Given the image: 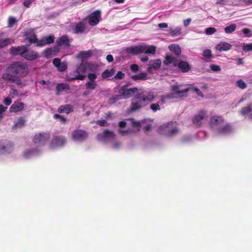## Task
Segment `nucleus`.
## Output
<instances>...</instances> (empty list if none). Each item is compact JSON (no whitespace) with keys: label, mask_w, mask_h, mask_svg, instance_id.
<instances>
[{"label":"nucleus","mask_w":252,"mask_h":252,"mask_svg":"<svg viewBox=\"0 0 252 252\" xmlns=\"http://www.w3.org/2000/svg\"><path fill=\"white\" fill-rule=\"evenodd\" d=\"M28 73V69L25 63L21 62H16L10 64L6 69L5 73L12 75H26Z\"/></svg>","instance_id":"1"},{"label":"nucleus","mask_w":252,"mask_h":252,"mask_svg":"<svg viewBox=\"0 0 252 252\" xmlns=\"http://www.w3.org/2000/svg\"><path fill=\"white\" fill-rule=\"evenodd\" d=\"M157 130L159 133L167 137L173 136L179 132V128L176 126V122L172 121L160 126Z\"/></svg>","instance_id":"2"},{"label":"nucleus","mask_w":252,"mask_h":252,"mask_svg":"<svg viewBox=\"0 0 252 252\" xmlns=\"http://www.w3.org/2000/svg\"><path fill=\"white\" fill-rule=\"evenodd\" d=\"M11 53L20 54L28 60H33L38 58V54L31 50V48H11Z\"/></svg>","instance_id":"3"},{"label":"nucleus","mask_w":252,"mask_h":252,"mask_svg":"<svg viewBox=\"0 0 252 252\" xmlns=\"http://www.w3.org/2000/svg\"><path fill=\"white\" fill-rule=\"evenodd\" d=\"M50 133L49 132H42L36 134L33 138V142L38 146H44L50 138Z\"/></svg>","instance_id":"4"},{"label":"nucleus","mask_w":252,"mask_h":252,"mask_svg":"<svg viewBox=\"0 0 252 252\" xmlns=\"http://www.w3.org/2000/svg\"><path fill=\"white\" fill-rule=\"evenodd\" d=\"M13 144L7 140L0 141V154H9L13 150Z\"/></svg>","instance_id":"5"},{"label":"nucleus","mask_w":252,"mask_h":252,"mask_svg":"<svg viewBox=\"0 0 252 252\" xmlns=\"http://www.w3.org/2000/svg\"><path fill=\"white\" fill-rule=\"evenodd\" d=\"M156 48H126L127 53L136 55L141 53H145L146 54H151L154 55L156 53Z\"/></svg>","instance_id":"6"},{"label":"nucleus","mask_w":252,"mask_h":252,"mask_svg":"<svg viewBox=\"0 0 252 252\" xmlns=\"http://www.w3.org/2000/svg\"><path fill=\"white\" fill-rule=\"evenodd\" d=\"M145 103L143 101L140 94L136 95L135 97L132 100L131 105V110L132 111H136L142 107L145 106Z\"/></svg>","instance_id":"7"},{"label":"nucleus","mask_w":252,"mask_h":252,"mask_svg":"<svg viewBox=\"0 0 252 252\" xmlns=\"http://www.w3.org/2000/svg\"><path fill=\"white\" fill-rule=\"evenodd\" d=\"M101 19V12L97 10L92 13L88 16V23L92 26H96Z\"/></svg>","instance_id":"8"},{"label":"nucleus","mask_w":252,"mask_h":252,"mask_svg":"<svg viewBox=\"0 0 252 252\" xmlns=\"http://www.w3.org/2000/svg\"><path fill=\"white\" fill-rule=\"evenodd\" d=\"M208 117L207 111L204 110H200L199 113L192 118L193 123L197 126L202 124L203 121Z\"/></svg>","instance_id":"9"},{"label":"nucleus","mask_w":252,"mask_h":252,"mask_svg":"<svg viewBox=\"0 0 252 252\" xmlns=\"http://www.w3.org/2000/svg\"><path fill=\"white\" fill-rule=\"evenodd\" d=\"M66 142L65 138L63 136H56L51 140L50 147L54 149L58 147L63 146Z\"/></svg>","instance_id":"10"},{"label":"nucleus","mask_w":252,"mask_h":252,"mask_svg":"<svg viewBox=\"0 0 252 252\" xmlns=\"http://www.w3.org/2000/svg\"><path fill=\"white\" fill-rule=\"evenodd\" d=\"M72 138L75 140L83 141L88 138V133L83 130L77 129L73 131L72 134Z\"/></svg>","instance_id":"11"},{"label":"nucleus","mask_w":252,"mask_h":252,"mask_svg":"<svg viewBox=\"0 0 252 252\" xmlns=\"http://www.w3.org/2000/svg\"><path fill=\"white\" fill-rule=\"evenodd\" d=\"M2 78L4 81L15 83L18 86L22 85V82L17 77L10 73H4L2 74Z\"/></svg>","instance_id":"12"},{"label":"nucleus","mask_w":252,"mask_h":252,"mask_svg":"<svg viewBox=\"0 0 252 252\" xmlns=\"http://www.w3.org/2000/svg\"><path fill=\"white\" fill-rule=\"evenodd\" d=\"M114 137V133L108 129H105L103 132L99 133L97 135L98 139L103 141L113 139Z\"/></svg>","instance_id":"13"},{"label":"nucleus","mask_w":252,"mask_h":252,"mask_svg":"<svg viewBox=\"0 0 252 252\" xmlns=\"http://www.w3.org/2000/svg\"><path fill=\"white\" fill-rule=\"evenodd\" d=\"M137 91V88L136 87L127 89L126 86H122L119 90V93L121 94L122 96H124L126 98H129L131 96L134 92Z\"/></svg>","instance_id":"14"},{"label":"nucleus","mask_w":252,"mask_h":252,"mask_svg":"<svg viewBox=\"0 0 252 252\" xmlns=\"http://www.w3.org/2000/svg\"><path fill=\"white\" fill-rule=\"evenodd\" d=\"M89 63H88L82 62L77 67L74 73L76 74V75H81L83 76V80L86 77L85 73H86L88 67Z\"/></svg>","instance_id":"15"},{"label":"nucleus","mask_w":252,"mask_h":252,"mask_svg":"<svg viewBox=\"0 0 252 252\" xmlns=\"http://www.w3.org/2000/svg\"><path fill=\"white\" fill-rule=\"evenodd\" d=\"M25 35L27 36L26 40L31 44L35 43L37 45L39 40L37 38L36 35L34 34L32 30L27 31Z\"/></svg>","instance_id":"16"},{"label":"nucleus","mask_w":252,"mask_h":252,"mask_svg":"<svg viewBox=\"0 0 252 252\" xmlns=\"http://www.w3.org/2000/svg\"><path fill=\"white\" fill-rule=\"evenodd\" d=\"M25 35L27 36L26 40L31 44L35 43L37 45L39 40L37 38L36 35L34 34L32 30L27 31Z\"/></svg>","instance_id":"17"},{"label":"nucleus","mask_w":252,"mask_h":252,"mask_svg":"<svg viewBox=\"0 0 252 252\" xmlns=\"http://www.w3.org/2000/svg\"><path fill=\"white\" fill-rule=\"evenodd\" d=\"M55 40V37L54 35H49L48 36L43 37L41 39L39 40L37 43V46H43L48 44H50L53 43Z\"/></svg>","instance_id":"18"},{"label":"nucleus","mask_w":252,"mask_h":252,"mask_svg":"<svg viewBox=\"0 0 252 252\" xmlns=\"http://www.w3.org/2000/svg\"><path fill=\"white\" fill-rule=\"evenodd\" d=\"M172 91L174 92L173 94H175V96H178L177 98L183 97L184 93H187L189 92V89L187 88L183 90H180V86L178 85H173L171 87Z\"/></svg>","instance_id":"19"},{"label":"nucleus","mask_w":252,"mask_h":252,"mask_svg":"<svg viewBox=\"0 0 252 252\" xmlns=\"http://www.w3.org/2000/svg\"><path fill=\"white\" fill-rule=\"evenodd\" d=\"M24 104L22 102L14 101L9 108L10 112H18L23 109Z\"/></svg>","instance_id":"20"},{"label":"nucleus","mask_w":252,"mask_h":252,"mask_svg":"<svg viewBox=\"0 0 252 252\" xmlns=\"http://www.w3.org/2000/svg\"><path fill=\"white\" fill-rule=\"evenodd\" d=\"M232 130V126L230 124H226L224 126L219 127L217 129L219 134H226L230 133Z\"/></svg>","instance_id":"21"},{"label":"nucleus","mask_w":252,"mask_h":252,"mask_svg":"<svg viewBox=\"0 0 252 252\" xmlns=\"http://www.w3.org/2000/svg\"><path fill=\"white\" fill-rule=\"evenodd\" d=\"M223 122L224 119L222 116H214L210 118L209 123L212 126H215Z\"/></svg>","instance_id":"22"},{"label":"nucleus","mask_w":252,"mask_h":252,"mask_svg":"<svg viewBox=\"0 0 252 252\" xmlns=\"http://www.w3.org/2000/svg\"><path fill=\"white\" fill-rule=\"evenodd\" d=\"M73 111V107L71 104H65L60 106L58 109V112L60 113H65L69 114Z\"/></svg>","instance_id":"23"},{"label":"nucleus","mask_w":252,"mask_h":252,"mask_svg":"<svg viewBox=\"0 0 252 252\" xmlns=\"http://www.w3.org/2000/svg\"><path fill=\"white\" fill-rule=\"evenodd\" d=\"M177 66L180 68L183 72H188L190 69V66L189 63L186 61H181L177 63Z\"/></svg>","instance_id":"24"},{"label":"nucleus","mask_w":252,"mask_h":252,"mask_svg":"<svg viewBox=\"0 0 252 252\" xmlns=\"http://www.w3.org/2000/svg\"><path fill=\"white\" fill-rule=\"evenodd\" d=\"M131 79L135 81L146 80L148 79L146 72H140L137 74L131 75Z\"/></svg>","instance_id":"25"},{"label":"nucleus","mask_w":252,"mask_h":252,"mask_svg":"<svg viewBox=\"0 0 252 252\" xmlns=\"http://www.w3.org/2000/svg\"><path fill=\"white\" fill-rule=\"evenodd\" d=\"M161 64V61L160 59L154 60L151 65L147 68V71L152 73V69H158L160 68Z\"/></svg>","instance_id":"26"},{"label":"nucleus","mask_w":252,"mask_h":252,"mask_svg":"<svg viewBox=\"0 0 252 252\" xmlns=\"http://www.w3.org/2000/svg\"><path fill=\"white\" fill-rule=\"evenodd\" d=\"M69 39L66 36H63L57 40V43L59 46H69Z\"/></svg>","instance_id":"27"},{"label":"nucleus","mask_w":252,"mask_h":252,"mask_svg":"<svg viewBox=\"0 0 252 252\" xmlns=\"http://www.w3.org/2000/svg\"><path fill=\"white\" fill-rule=\"evenodd\" d=\"M176 59L170 56H166L165 60L163 61V63L165 65H168L170 63H173L174 66H177V62Z\"/></svg>","instance_id":"28"},{"label":"nucleus","mask_w":252,"mask_h":252,"mask_svg":"<svg viewBox=\"0 0 252 252\" xmlns=\"http://www.w3.org/2000/svg\"><path fill=\"white\" fill-rule=\"evenodd\" d=\"M86 27L83 22H80L76 26L74 30L75 33H81L85 32Z\"/></svg>","instance_id":"29"},{"label":"nucleus","mask_w":252,"mask_h":252,"mask_svg":"<svg viewBox=\"0 0 252 252\" xmlns=\"http://www.w3.org/2000/svg\"><path fill=\"white\" fill-rule=\"evenodd\" d=\"M252 111V106L251 104L242 108L240 111V114L242 116H246L250 114Z\"/></svg>","instance_id":"30"},{"label":"nucleus","mask_w":252,"mask_h":252,"mask_svg":"<svg viewBox=\"0 0 252 252\" xmlns=\"http://www.w3.org/2000/svg\"><path fill=\"white\" fill-rule=\"evenodd\" d=\"M14 40L10 38L1 39L0 38V47H3L10 45L13 42Z\"/></svg>","instance_id":"31"},{"label":"nucleus","mask_w":252,"mask_h":252,"mask_svg":"<svg viewBox=\"0 0 252 252\" xmlns=\"http://www.w3.org/2000/svg\"><path fill=\"white\" fill-rule=\"evenodd\" d=\"M178 96H175V94H167L166 95H162L160 96V104H163L165 102V98H169V99H172V98H177Z\"/></svg>","instance_id":"32"},{"label":"nucleus","mask_w":252,"mask_h":252,"mask_svg":"<svg viewBox=\"0 0 252 252\" xmlns=\"http://www.w3.org/2000/svg\"><path fill=\"white\" fill-rule=\"evenodd\" d=\"M142 99H143V101L145 103L146 101L148 102H152L154 98H155V96L154 94V93L152 92H150L148 94L145 96L141 97Z\"/></svg>","instance_id":"33"},{"label":"nucleus","mask_w":252,"mask_h":252,"mask_svg":"<svg viewBox=\"0 0 252 252\" xmlns=\"http://www.w3.org/2000/svg\"><path fill=\"white\" fill-rule=\"evenodd\" d=\"M182 31L181 29L179 28H176L175 29H170L169 30V34H170L171 36H177L181 34Z\"/></svg>","instance_id":"34"},{"label":"nucleus","mask_w":252,"mask_h":252,"mask_svg":"<svg viewBox=\"0 0 252 252\" xmlns=\"http://www.w3.org/2000/svg\"><path fill=\"white\" fill-rule=\"evenodd\" d=\"M203 56L205 58L204 59L206 62H209L212 58V52L210 49H207L204 51Z\"/></svg>","instance_id":"35"},{"label":"nucleus","mask_w":252,"mask_h":252,"mask_svg":"<svg viewBox=\"0 0 252 252\" xmlns=\"http://www.w3.org/2000/svg\"><path fill=\"white\" fill-rule=\"evenodd\" d=\"M38 150L37 149H28L25 151L23 154V156L26 158H29L31 156H32L34 153H37Z\"/></svg>","instance_id":"36"},{"label":"nucleus","mask_w":252,"mask_h":252,"mask_svg":"<svg viewBox=\"0 0 252 252\" xmlns=\"http://www.w3.org/2000/svg\"><path fill=\"white\" fill-rule=\"evenodd\" d=\"M25 120L22 117H21L19 118L17 121L14 123L13 126V128H17L18 127H22L25 125Z\"/></svg>","instance_id":"37"},{"label":"nucleus","mask_w":252,"mask_h":252,"mask_svg":"<svg viewBox=\"0 0 252 252\" xmlns=\"http://www.w3.org/2000/svg\"><path fill=\"white\" fill-rule=\"evenodd\" d=\"M66 89H70V87L67 84L61 83L58 84L57 86V90L58 92H61Z\"/></svg>","instance_id":"38"},{"label":"nucleus","mask_w":252,"mask_h":252,"mask_svg":"<svg viewBox=\"0 0 252 252\" xmlns=\"http://www.w3.org/2000/svg\"><path fill=\"white\" fill-rule=\"evenodd\" d=\"M97 86V84L96 82H87L85 86L87 90H94L95 89L96 87Z\"/></svg>","instance_id":"39"},{"label":"nucleus","mask_w":252,"mask_h":252,"mask_svg":"<svg viewBox=\"0 0 252 252\" xmlns=\"http://www.w3.org/2000/svg\"><path fill=\"white\" fill-rule=\"evenodd\" d=\"M236 25L231 24L224 28L225 32L227 33H230L236 30Z\"/></svg>","instance_id":"40"},{"label":"nucleus","mask_w":252,"mask_h":252,"mask_svg":"<svg viewBox=\"0 0 252 252\" xmlns=\"http://www.w3.org/2000/svg\"><path fill=\"white\" fill-rule=\"evenodd\" d=\"M150 108L152 110V111L154 112H156L158 110H160V102H158L156 103H152L150 105Z\"/></svg>","instance_id":"41"},{"label":"nucleus","mask_w":252,"mask_h":252,"mask_svg":"<svg viewBox=\"0 0 252 252\" xmlns=\"http://www.w3.org/2000/svg\"><path fill=\"white\" fill-rule=\"evenodd\" d=\"M237 86L241 89H245L247 88V84L242 79H239L236 82Z\"/></svg>","instance_id":"42"},{"label":"nucleus","mask_w":252,"mask_h":252,"mask_svg":"<svg viewBox=\"0 0 252 252\" xmlns=\"http://www.w3.org/2000/svg\"><path fill=\"white\" fill-rule=\"evenodd\" d=\"M57 68L59 71L63 72L67 69V66L66 63L61 62V63Z\"/></svg>","instance_id":"43"},{"label":"nucleus","mask_w":252,"mask_h":252,"mask_svg":"<svg viewBox=\"0 0 252 252\" xmlns=\"http://www.w3.org/2000/svg\"><path fill=\"white\" fill-rule=\"evenodd\" d=\"M121 98H122L121 94L115 95L112 96V97H111L109 99V101L110 103H113L116 102L117 101L120 100Z\"/></svg>","instance_id":"44"},{"label":"nucleus","mask_w":252,"mask_h":252,"mask_svg":"<svg viewBox=\"0 0 252 252\" xmlns=\"http://www.w3.org/2000/svg\"><path fill=\"white\" fill-rule=\"evenodd\" d=\"M53 117L55 119H59L63 124H65L66 122V118L60 114H56L54 115Z\"/></svg>","instance_id":"45"},{"label":"nucleus","mask_w":252,"mask_h":252,"mask_svg":"<svg viewBox=\"0 0 252 252\" xmlns=\"http://www.w3.org/2000/svg\"><path fill=\"white\" fill-rule=\"evenodd\" d=\"M217 31L216 29L214 27H209L206 29L205 33L207 35H211Z\"/></svg>","instance_id":"46"},{"label":"nucleus","mask_w":252,"mask_h":252,"mask_svg":"<svg viewBox=\"0 0 252 252\" xmlns=\"http://www.w3.org/2000/svg\"><path fill=\"white\" fill-rule=\"evenodd\" d=\"M234 46H235L234 44L231 45L225 42H220L217 45L216 47H230Z\"/></svg>","instance_id":"47"},{"label":"nucleus","mask_w":252,"mask_h":252,"mask_svg":"<svg viewBox=\"0 0 252 252\" xmlns=\"http://www.w3.org/2000/svg\"><path fill=\"white\" fill-rule=\"evenodd\" d=\"M87 77L90 82H95V80L97 78V75L93 73H88Z\"/></svg>","instance_id":"48"},{"label":"nucleus","mask_w":252,"mask_h":252,"mask_svg":"<svg viewBox=\"0 0 252 252\" xmlns=\"http://www.w3.org/2000/svg\"><path fill=\"white\" fill-rule=\"evenodd\" d=\"M101 76L103 79H106L112 76V74L110 73L108 69H106L102 73Z\"/></svg>","instance_id":"49"},{"label":"nucleus","mask_w":252,"mask_h":252,"mask_svg":"<svg viewBox=\"0 0 252 252\" xmlns=\"http://www.w3.org/2000/svg\"><path fill=\"white\" fill-rule=\"evenodd\" d=\"M83 77H84L82 76L76 75L75 77H68L67 80L69 81H72L76 80H83Z\"/></svg>","instance_id":"50"},{"label":"nucleus","mask_w":252,"mask_h":252,"mask_svg":"<svg viewBox=\"0 0 252 252\" xmlns=\"http://www.w3.org/2000/svg\"><path fill=\"white\" fill-rule=\"evenodd\" d=\"M125 77V74L122 71H118L117 74L114 76V78L117 79H122Z\"/></svg>","instance_id":"51"},{"label":"nucleus","mask_w":252,"mask_h":252,"mask_svg":"<svg viewBox=\"0 0 252 252\" xmlns=\"http://www.w3.org/2000/svg\"><path fill=\"white\" fill-rule=\"evenodd\" d=\"M132 124L133 126L134 127H137V130L138 131H139L140 130L141 124H140V123L139 122L136 121H134V120H132Z\"/></svg>","instance_id":"52"},{"label":"nucleus","mask_w":252,"mask_h":252,"mask_svg":"<svg viewBox=\"0 0 252 252\" xmlns=\"http://www.w3.org/2000/svg\"><path fill=\"white\" fill-rule=\"evenodd\" d=\"M210 68L214 71H219L220 70V66L214 64H211Z\"/></svg>","instance_id":"53"},{"label":"nucleus","mask_w":252,"mask_h":252,"mask_svg":"<svg viewBox=\"0 0 252 252\" xmlns=\"http://www.w3.org/2000/svg\"><path fill=\"white\" fill-rule=\"evenodd\" d=\"M130 69L134 72H136L139 70V66L136 64H132L130 65Z\"/></svg>","instance_id":"54"},{"label":"nucleus","mask_w":252,"mask_h":252,"mask_svg":"<svg viewBox=\"0 0 252 252\" xmlns=\"http://www.w3.org/2000/svg\"><path fill=\"white\" fill-rule=\"evenodd\" d=\"M192 89L196 93L198 96L202 97H204V94L201 91L199 90V89H198L197 88L193 87Z\"/></svg>","instance_id":"55"},{"label":"nucleus","mask_w":252,"mask_h":252,"mask_svg":"<svg viewBox=\"0 0 252 252\" xmlns=\"http://www.w3.org/2000/svg\"><path fill=\"white\" fill-rule=\"evenodd\" d=\"M16 22V20L13 17H10L8 20V25L9 27H11L13 26L14 24Z\"/></svg>","instance_id":"56"},{"label":"nucleus","mask_w":252,"mask_h":252,"mask_svg":"<svg viewBox=\"0 0 252 252\" xmlns=\"http://www.w3.org/2000/svg\"><path fill=\"white\" fill-rule=\"evenodd\" d=\"M61 63V60L59 58H55L53 60V63L55 65V66H56V67H57L60 65V64Z\"/></svg>","instance_id":"57"},{"label":"nucleus","mask_w":252,"mask_h":252,"mask_svg":"<svg viewBox=\"0 0 252 252\" xmlns=\"http://www.w3.org/2000/svg\"><path fill=\"white\" fill-rule=\"evenodd\" d=\"M96 123L97 125H98L100 126H105L107 122H106V120H98V121H97Z\"/></svg>","instance_id":"58"},{"label":"nucleus","mask_w":252,"mask_h":252,"mask_svg":"<svg viewBox=\"0 0 252 252\" xmlns=\"http://www.w3.org/2000/svg\"><path fill=\"white\" fill-rule=\"evenodd\" d=\"M3 102L5 105L8 106L11 103L12 100L11 98L7 97L3 100Z\"/></svg>","instance_id":"59"},{"label":"nucleus","mask_w":252,"mask_h":252,"mask_svg":"<svg viewBox=\"0 0 252 252\" xmlns=\"http://www.w3.org/2000/svg\"><path fill=\"white\" fill-rule=\"evenodd\" d=\"M172 51H175L176 55H179L181 53V48H169Z\"/></svg>","instance_id":"60"},{"label":"nucleus","mask_w":252,"mask_h":252,"mask_svg":"<svg viewBox=\"0 0 252 252\" xmlns=\"http://www.w3.org/2000/svg\"><path fill=\"white\" fill-rule=\"evenodd\" d=\"M33 0H26L24 2L23 4H24V5L25 6H26V7H29V6H30V5L31 3H32Z\"/></svg>","instance_id":"61"},{"label":"nucleus","mask_w":252,"mask_h":252,"mask_svg":"<svg viewBox=\"0 0 252 252\" xmlns=\"http://www.w3.org/2000/svg\"><path fill=\"white\" fill-rule=\"evenodd\" d=\"M105 118L107 120L112 119L113 118L112 113L110 111L107 112L105 114Z\"/></svg>","instance_id":"62"},{"label":"nucleus","mask_w":252,"mask_h":252,"mask_svg":"<svg viewBox=\"0 0 252 252\" xmlns=\"http://www.w3.org/2000/svg\"><path fill=\"white\" fill-rule=\"evenodd\" d=\"M152 128V125L151 124L147 125L143 128L145 132H148L151 130Z\"/></svg>","instance_id":"63"},{"label":"nucleus","mask_w":252,"mask_h":252,"mask_svg":"<svg viewBox=\"0 0 252 252\" xmlns=\"http://www.w3.org/2000/svg\"><path fill=\"white\" fill-rule=\"evenodd\" d=\"M7 109V107H5L2 104H0V115L3 112H5Z\"/></svg>","instance_id":"64"}]
</instances>
